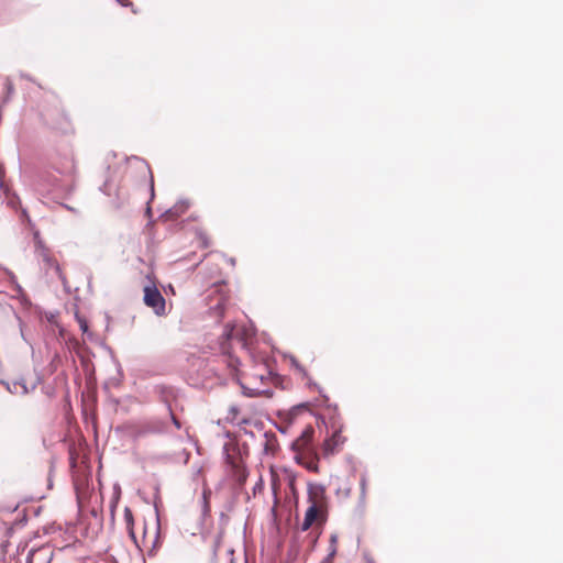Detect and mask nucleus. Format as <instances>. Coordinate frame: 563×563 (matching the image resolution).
Here are the masks:
<instances>
[{"label":"nucleus","instance_id":"2eb2a0df","mask_svg":"<svg viewBox=\"0 0 563 563\" xmlns=\"http://www.w3.org/2000/svg\"><path fill=\"white\" fill-rule=\"evenodd\" d=\"M330 541H331V552H330V555L332 556L336 552L335 543L338 541V537L335 534H332Z\"/></svg>","mask_w":563,"mask_h":563},{"label":"nucleus","instance_id":"ddd939ff","mask_svg":"<svg viewBox=\"0 0 563 563\" xmlns=\"http://www.w3.org/2000/svg\"><path fill=\"white\" fill-rule=\"evenodd\" d=\"M198 243L202 247H208L209 246V241H208L207 236L203 233H199L198 234Z\"/></svg>","mask_w":563,"mask_h":563},{"label":"nucleus","instance_id":"f3484780","mask_svg":"<svg viewBox=\"0 0 563 563\" xmlns=\"http://www.w3.org/2000/svg\"><path fill=\"white\" fill-rule=\"evenodd\" d=\"M366 477L365 476H362L361 478V492H362V497L365 496V492H366Z\"/></svg>","mask_w":563,"mask_h":563},{"label":"nucleus","instance_id":"412c9836","mask_svg":"<svg viewBox=\"0 0 563 563\" xmlns=\"http://www.w3.org/2000/svg\"><path fill=\"white\" fill-rule=\"evenodd\" d=\"M10 206H11L12 209H14L16 211V207L14 205V199L13 198L10 199Z\"/></svg>","mask_w":563,"mask_h":563},{"label":"nucleus","instance_id":"6ab92c4d","mask_svg":"<svg viewBox=\"0 0 563 563\" xmlns=\"http://www.w3.org/2000/svg\"><path fill=\"white\" fill-rule=\"evenodd\" d=\"M125 518H126L128 523H130L132 521V514L129 509L125 510Z\"/></svg>","mask_w":563,"mask_h":563},{"label":"nucleus","instance_id":"f03ea898","mask_svg":"<svg viewBox=\"0 0 563 563\" xmlns=\"http://www.w3.org/2000/svg\"><path fill=\"white\" fill-rule=\"evenodd\" d=\"M271 378L272 373L265 366H258L254 368L253 373L243 374L238 379L244 395L258 397L262 395H271L268 388Z\"/></svg>","mask_w":563,"mask_h":563},{"label":"nucleus","instance_id":"f8f14e48","mask_svg":"<svg viewBox=\"0 0 563 563\" xmlns=\"http://www.w3.org/2000/svg\"><path fill=\"white\" fill-rule=\"evenodd\" d=\"M148 431L150 432H167L168 431V428L166 426H156V424H152L150 428H148Z\"/></svg>","mask_w":563,"mask_h":563},{"label":"nucleus","instance_id":"aec40b11","mask_svg":"<svg viewBox=\"0 0 563 563\" xmlns=\"http://www.w3.org/2000/svg\"><path fill=\"white\" fill-rule=\"evenodd\" d=\"M3 175H4V169H3L2 165H0V186L1 187L3 186V184H2Z\"/></svg>","mask_w":563,"mask_h":563},{"label":"nucleus","instance_id":"423d86ee","mask_svg":"<svg viewBox=\"0 0 563 563\" xmlns=\"http://www.w3.org/2000/svg\"><path fill=\"white\" fill-rule=\"evenodd\" d=\"M33 235H34L35 249H36V252L38 253V255L43 258L44 262H46L51 267H53L56 271V273L60 276L59 265L56 263V261H54L53 258L49 257L48 250L44 246V244L40 238V232L34 231Z\"/></svg>","mask_w":563,"mask_h":563},{"label":"nucleus","instance_id":"5701e85b","mask_svg":"<svg viewBox=\"0 0 563 563\" xmlns=\"http://www.w3.org/2000/svg\"><path fill=\"white\" fill-rule=\"evenodd\" d=\"M145 211H146V212H150V211H151V207H150V206H147Z\"/></svg>","mask_w":563,"mask_h":563},{"label":"nucleus","instance_id":"20e7f679","mask_svg":"<svg viewBox=\"0 0 563 563\" xmlns=\"http://www.w3.org/2000/svg\"><path fill=\"white\" fill-rule=\"evenodd\" d=\"M323 494V487L321 485L311 486L309 489V496L311 499V505L308 507L305 514V519L301 523V530L307 531L319 518L320 509L313 497Z\"/></svg>","mask_w":563,"mask_h":563},{"label":"nucleus","instance_id":"6e6552de","mask_svg":"<svg viewBox=\"0 0 563 563\" xmlns=\"http://www.w3.org/2000/svg\"><path fill=\"white\" fill-rule=\"evenodd\" d=\"M343 443V439L339 431H335L331 438L327 439L323 443L324 455L334 454L338 448Z\"/></svg>","mask_w":563,"mask_h":563},{"label":"nucleus","instance_id":"9d476101","mask_svg":"<svg viewBox=\"0 0 563 563\" xmlns=\"http://www.w3.org/2000/svg\"><path fill=\"white\" fill-rule=\"evenodd\" d=\"M312 434H313V430L312 429H307L302 432L301 437L295 442V446H297L298 449H302L305 448L306 445H308L312 439Z\"/></svg>","mask_w":563,"mask_h":563},{"label":"nucleus","instance_id":"dca6fc26","mask_svg":"<svg viewBox=\"0 0 563 563\" xmlns=\"http://www.w3.org/2000/svg\"><path fill=\"white\" fill-rule=\"evenodd\" d=\"M306 467L309 470V471H312V472H318L319 471V467H318V463L316 461H311L309 462Z\"/></svg>","mask_w":563,"mask_h":563},{"label":"nucleus","instance_id":"4468645a","mask_svg":"<svg viewBox=\"0 0 563 563\" xmlns=\"http://www.w3.org/2000/svg\"><path fill=\"white\" fill-rule=\"evenodd\" d=\"M224 309L223 302H218L216 307L212 308L214 316H222Z\"/></svg>","mask_w":563,"mask_h":563},{"label":"nucleus","instance_id":"a211bd4d","mask_svg":"<svg viewBox=\"0 0 563 563\" xmlns=\"http://www.w3.org/2000/svg\"><path fill=\"white\" fill-rule=\"evenodd\" d=\"M170 419H172V422L175 426V428L176 429H180V427H181L180 422H179V420L173 413H170Z\"/></svg>","mask_w":563,"mask_h":563},{"label":"nucleus","instance_id":"39448f33","mask_svg":"<svg viewBox=\"0 0 563 563\" xmlns=\"http://www.w3.org/2000/svg\"><path fill=\"white\" fill-rule=\"evenodd\" d=\"M227 463L231 467V475L234 479L240 484H244L247 477V471L243 465L242 461H238L236 459L227 455Z\"/></svg>","mask_w":563,"mask_h":563},{"label":"nucleus","instance_id":"9b49d317","mask_svg":"<svg viewBox=\"0 0 563 563\" xmlns=\"http://www.w3.org/2000/svg\"><path fill=\"white\" fill-rule=\"evenodd\" d=\"M191 207H192V203L189 199H181L175 206V208H177V209H189Z\"/></svg>","mask_w":563,"mask_h":563},{"label":"nucleus","instance_id":"4be33fe9","mask_svg":"<svg viewBox=\"0 0 563 563\" xmlns=\"http://www.w3.org/2000/svg\"><path fill=\"white\" fill-rule=\"evenodd\" d=\"M219 542H220V536L217 537V540H216V548L219 545ZM217 551V549L214 550V552Z\"/></svg>","mask_w":563,"mask_h":563},{"label":"nucleus","instance_id":"0eeeda50","mask_svg":"<svg viewBox=\"0 0 563 563\" xmlns=\"http://www.w3.org/2000/svg\"><path fill=\"white\" fill-rule=\"evenodd\" d=\"M59 173L66 177V188L70 190L75 185L76 163L73 157L65 159L63 166L59 168Z\"/></svg>","mask_w":563,"mask_h":563},{"label":"nucleus","instance_id":"7ed1b4c3","mask_svg":"<svg viewBox=\"0 0 563 563\" xmlns=\"http://www.w3.org/2000/svg\"><path fill=\"white\" fill-rule=\"evenodd\" d=\"M143 301L158 317L166 314V300L155 285L144 287Z\"/></svg>","mask_w":563,"mask_h":563},{"label":"nucleus","instance_id":"1a4fd4ad","mask_svg":"<svg viewBox=\"0 0 563 563\" xmlns=\"http://www.w3.org/2000/svg\"><path fill=\"white\" fill-rule=\"evenodd\" d=\"M108 197H111L112 194L120 199L119 187L112 179H108L104 181L103 186L100 188Z\"/></svg>","mask_w":563,"mask_h":563},{"label":"nucleus","instance_id":"b1692460","mask_svg":"<svg viewBox=\"0 0 563 563\" xmlns=\"http://www.w3.org/2000/svg\"><path fill=\"white\" fill-rule=\"evenodd\" d=\"M7 86H8V89L10 90L11 89V84L7 82Z\"/></svg>","mask_w":563,"mask_h":563},{"label":"nucleus","instance_id":"f257e3e1","mask_svg":"<svg viewBox=\"0 0 563 563\" xmlns=\"http://www.w3.org/2000/svg\"><path fill=\"white\" fill-rule=\"evenodd\" d=\"M254 336V330L252 327L227 324L220 341V350L225 356L228 366L233 371L238 369L240 364L239 360L231 355V349L233 343L239 344L242 349H247Z\"/></svg>","mask_w":563,"mask_h":563}]
</instances>
